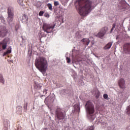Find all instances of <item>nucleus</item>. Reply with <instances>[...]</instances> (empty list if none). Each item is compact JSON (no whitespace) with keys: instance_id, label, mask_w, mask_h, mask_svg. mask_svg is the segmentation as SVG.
Returning <instances> with one entry per match:
<instances>
[{"instance_id":"nucleus-1","label":"nucleus","mask_w":130,"mask_h":130,"mask_svg":"<svg viewBox=\"0 0 130 130\" xmlns=\"http://www.w3.org/2000/svg\"><path fill=\"white\" fill-rule=\"evenodd\" d=\"M75 7L77 10H78L80 16L83 17L88 15L95 8L94 3L90 0H77Z\"/></svg>"},{"instance_id":"nucleus-2","label":"nucleus","mask_w":130,"mask_h":130,"mask_svg":"<svg viewBox=\"0 0 130 130\" xmlns=\"http://www.w3.org/2000/svg\"><path fill=\"white\" fill-rule=\"evenodd\" d=\"M35 64L37 69L39 70L40 72H46L47 70V60L43 57L37 58L35 61Z\"/></svg>"},{"instance_id":"nucleus-3","label":"nucleus","mask_w":130,"mask_h":130,"mask_svg":"<svg viewBox=\"0 0 130 130\" xmlns=\"http://www.w3.org/2000/svg\"><path fill=\"white\" fill-rule=\"evenodd\" d=\"M87 117L90 120H94V113H95V106L91 101H88L85 106Z\"/></svg>"},{"instance_id":"nucleus-4","label":"nucleus","mask_w":130,"mask_h":130,"mask_svg":"<svg viewBox=\"0 0 130 130\" xmlns=\"http://www.w3.org/2000/svg\"><path fill=\"white\" fill-rule=\"evenodd\" d=\"M56 116L58 120H63L64 119L66 116L63 114L62 109L59 106H57L55 110Z\"/></svg>"},{"instance_id":"nucleus-5","label":"nucleus","mask_w":130,"mask_h":130,"mask_svg":"<svg viewBox=\"0 0 130 130\" xmlns=\"http://www.w3.org/2000/svg\"><path fill=\"white\" fill-rule=\"evenodd\" d=\"M7 14V21L8 23H11L14 20V9L11 7H8Z\"/></svg>"},{"instance_id":"nucleus-6","label":"nucleus","mask_w":130,"mask_h":130,"mask_svg":"<svg viewBox=\"0 0 130 130\" xmlns=\"http://www.w3.org/2000/svg\"><path fill=\"white\" fill-rule=\"evenodd\" d=\"M55 27V24L51 25L49 24L44 23L43 26V29L46 33H51L52 30L54 29Z\"/></svg>"},{"instance_id":"nucleus-7","label":"nucleus","mask_w":130,"mask_h":130,"mask_svg":"<svg viewBox=\"0 0 130 130\" xmlns=\"http://www.w3.org/2000/svg\"><path fill=\"white\" fill-rule=\"evenodd\" d=\"M107 30V27H104L102 28L100 31L96 35L97 37H99V38H102V37H103V36L106 34Z\"/></svg>"},{"instance_id":"nucleus-8","label":"nucleus","mask_w":130,"mask_h":130,"mask_svg":"<svg viewBox=\"0 0 130 130\" xmlns=\"http://www.w3.org/2000/svg\"><path fill=\"white\" fill-rule=\"evenodd\" d=\"M8 44V41L7 39H5L3 42H0V51L2 50V47L3 49L5 50L7 48V45Z\"/></svg>"},{"instance_id":"nucleus-9","label":"nucleus","mask_w":130,"mask_h":130,"mask_svg":"<svg viewBox=\"0 0 130 130\" xmlns=\"http://www.w3.org/2000/svg\"><path fill=\"white\" fill-rule=\"evenodd\" d=\"M8 30L5 27L0 28V37L3 38L7 35Z\"/></svg>"},{"instance_id":"nucleus-10","label":"nucleus","mask_w":130,"mask_h":130,"mask_svg":"<svg viewBox=\"0 0 130 130\" xmlns=\"http://www.w3.org/2000/svg\"><path fill=\"white\" fill-rule=\"evenodd\" d=\"M123 50L125 51V53L129 52L130 51V43H125L123 47Z\"/></svg>"},{"instance_id":"nucleus-11","label":"nucleus","mask_w":130,"mask_h":130,"mask_svg":"<svg viewBox=\"0 0 130 130\" xmlns=\"http://www.w3.org/2000/svg\"><path fill=\"white\" fill-rule=\"evenodd\" d=\"M119 86L120 87V88H121V89H124V87H125V82H124V79L121 78L119 80Z\"/></svg>"},{"instance_id":"nucleus-12","label":"nucleus","mask_w":130,"mask_h":130,"mask_svg":"<svg viewBox=\"0 0 130 130\" xmlns=\"http://www.w3.org/2000/svg\"><path fill=\"white\" fill-rule=\"evenodd\" d=\"M20 19L22 23H26L27 21H28V16H27L26 14H24L23 15H22L20 17Z\"/></svg>"},{"instance_id":"nucleus-13","label":"nucleus","mask_w":130,"mask_h":130,"mask_svg":"<svg viewBox=\"0 0 130 130\" xmlns=\"http://www.w3.org/2000/svg\"><path fill=\"white\" fill-rule=\"evenodd\" d=\"M81 41L83 43V44H85V45H89V43H90L89 39H83Z\"/></svg>"},{"instance_id":"nucleus-14","label":"nucleus","mask_w":130,"mask_h":130,"mask_svg":"<svg viewBox=\"0 0 130 130\" xmlns=\"http://www.w3.org/2000/svg\"><path fill=\"white\" fill-rule=\"evenodd\" d=\"M111 46H112V43L111 42H109V43H108L106 46L104 47V49H109L110 48H111Z\"/></svg>"},{"instance_id":"nucleus-15","label":"nucleus","mask_w":130,"mask_h":130,"mask_svg":"<svg viewBox=\"0 0 130 130\" xmlns=\"http://www.w3.org/2000/svg\"><path fill=\"white\" fill-rule=\"evenodd\" d=\"M0 83H2V84H5V79L3 77L2 74H0Z\"/></svg>"},{"instance_id":"nucleus-16","label":"nucleus","mask_w":130,"mask_h":130,"mask_svg":"<svg viewBox=\"0 0 130 130\" xmlns=\"http://www.w3.org/2000/svg\"><path fill=\"white\" fill-rule=\"evenodd\" d=\"M12 52V51L10 49H8L7 51L4 53L3 56H5L7 54H9Z\"/></svg>"},{"instance_id":"nucleus-17","label":"nucleus","mask_w":130,"mask_h":130,"mask_svg":"<svg viewBox=\"0 0 130 130\" xmlns=\"http://www.w3.org/2000/svg\"><path fill=\"white\" fill-rule=\"evenodd\" d=\"M81 31H77L76 32V37H78V38H81L82 37V34H81Z\"/></svg>"},{"instance_id":"nucleus-18","label":"nucleus","mask_w":130,"mask_h":130,"mask_svg":"<svg viewBox=\"0 0 130 130\" xmlns=\"http://www.w3.org/2000/svg\"><path fill=\"white\" fill-rule=\"evenodd\" d=\"M19 5H20V6H21V7H23V6H24V0H22V1H20V0H18L17 1Z\"/></svg>"},{"instance_id":"nucleus-19","label":"nucleus","mask_w":130,"mask_h":130,"mask_svg":"<svg viewBox=\"0 0 130 130\" xmlns=\"http://www.w3.org/2000/svg\"><path fill=\"white\" fill-rule=\"evenodd\" d=\"M47 7L50 11H52V5L51 4L49 3L47 4Z\"/></svg>"},{"instance_id":"nucleus-20","label":"nucleus","mask_w":130,"mask_h":130,"mask_svg":"<svg viewBox=\"0 0 130 130\" xmlns=\"http://www.w3.org/2000/svg\"><path fill=\"white\" fill-rule=\"evenodd\" d=\"M115 26H116V24L115 23H114L112 25V28H111V31H110V33H112V31H113V30H114V28H115Z\"/></svg>"},{"instance_id":"nucleus-21","label":"nucleus","mask_w":130,"mask_h":130,"mask_svg":"<svg viewBox=\"0 0 130 130\" xmlns=\"http://www.w3.org/2000/svg\"><path fill=\"white\" fill-rule=\"evenodd\" d=\"M126 110H127V114H130V105L127 107Z\"/></svg>"},{"instance_id":"nucleus-22","label":"nucleus","mask_w":130,"mask_h":130,"mask_svg":"<svg viewBox=\"0 0 130 130\" xmlns=\"http://www.w3.org/2000/svg\"><path fill=\"white\" fill-rule=\"evenodd\" d=\"M44 14V12L41 11L39 13V16H40V17L43 16V14Z\"/></svg>"},{"instance_id":"nucleus-23","label":"nucleus","mask_w":130,"mask_h":130,"mask_svg":"<svg viewBox=\"0 0 130 130\" xmlns=\"http://www.w3.org/2000/svg\"><path fill=\"white\" fill-rule=\"evenodd\" d=\"M54 5L55 7H56V6L59 5V3H58V2H57V1L54 2Z\"/></svg>"},{"instance_id":"nucleus-24","label":"nucleus","mask_w":130,"mask_h":130,"mask_svg":"<svg viewBox=\"0 0 130 130\" xmlns=\"http://www.w3.org/2000/svg\"><path fill=\"white\" fill-rule=\"evenodd\" d=\"M19 28H20V25H19V24H16L15 26V30L18 31V30H19Z\"/></svg>"},{"instance_id":"nucleus-25","label":"nucleus","mask_w":130,"mask_h":130,"mask_svg":"<svg viewBox=\"0 0 130 130\" xmlns=\"http://www.w3.org/2000/svg\"><path fill=\"white\" fill-rule=\"evenodd\" d=\"M66 60L68 63H70V62H71V58L68 57H66Z\"/></svg>"},{"instance_id":"nucleus-26","label":"nucleus","mask_w":130,"mask_h":130,"mask_svg":"<svg viewBox=\"0 0 130 130\" xmlns=\"http://www.w3.org/2000/svg\"><path fill=\"white\" fill-rule=\"evenodd\" d=\"M44 17H46V18H49L50 17L49 14H48V13H45L44 14Z\"/></svg>"},{"instance_id":"nucleus-27","label":"nucleus","mask_w":130,"mask_h":130,"mask_svg":"<svg viewBox=\"0 0 130 130\" xmlns=\"http://www.w3.org/2000/svg\"><path fill=\"white\" fill-rule=\"evenodd\" d=\"M103 97L104 99H107V98H108V95H107V94H104Z\"/></svg>"},{"instance_id":"nucleus-28","label":"nucleus","mask_w":130,"mask_h":130,"mask_svg":"<svg viewBox=\"0 0 130 130\" xmlns=\"http://www.w3.org/2000/svg\"><path fill=\"white\" fill-rule=\"evenodd\" d=\"M43 93L44 94L45 93V94L46 95L47 94V89L44 90Z\"/></svg>"},{"instance_id":"nucleus-29","label":"nucleus","mask_w":130,"mask_h":130,"mask_svg":"<svg viewBox=\"0 0 130 130\" xmlns=\"http://www.w3.org/2000/svg\"><path fill=\"white\" fill-rule=\"evenodd\" d=\"M43 130H47V128H44L43 129Z\"/></svg>"},{"instance_id":"nucleus-30","label":"nucleus","mask_w":130,"mask_h":130,"mask_svg":"<svg viewBox=\"0 0 130 130\" xmlns=\"http://www.w3.org/2000/svg\"><path fill=\"white\" fill-rule=\"evenodd\" d=\"M125 6H124V7H123V9H125Z\"/></svg>"},{"instance_id":"nucleus-31","label":"nucleus","mask_w":130,"mask_h":130,"mask_svg":"<svg viewBox=\"0 0 130 130\" xmlns=\"http://www.w3.org/2000/svg\"><path fill=\"white\" fill-rule=\"evenodd\" d=\"M20 2H22V0H20Z\"/></svg>"}]
</instances>
